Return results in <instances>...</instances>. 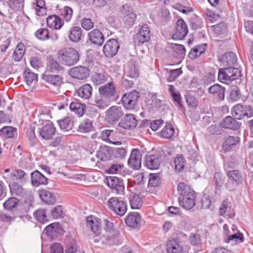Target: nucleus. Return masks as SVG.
Returning <instances> with one entry per match:
<instances>
[{
  "label": "nucleus",
  "mask_w": 253,
  "mask_h": 253,
  "mask_svg": "<svg viewBox=\"0 0 253 253\" xmlns=\"http://www.w3.org/2000/svg\"><path fill=\"white\" fill-rule=\"evenodd\" d=\"M220 125L223 128L237 130L240 127L241 124L232 117L227 116L223 120Z\"/></svg>",
  "instance_id": "nucleus-20"
},
{
  "label": "nucleus",
  "mask_w": 253,
  "mask_h": 253,
  "mask_svg": "<svg viewBox=\"0 0 253 253\" xmlns=\"http://www.w3.org/2000/svg\"><path fill=\"white\" fill-rule=\"evenodd\" d=\"M35 9L38 16H42L46 13V8L43 0H35Z\"/></svg>",
  "instance_id": "nucleus-46"
},
{
  "label": "nucleus",
  "mask_w": 253,
  "mask_h": 253,
  "mask_svg": "<svg viewBox=\"0 0 253 253\" xmlns=\"http://www.w3.org/2000/svg\"><path fill=\"white\" fill-rule=\"evenodd\" d=\"M17 128L11 126H5L0 129V136L3 138H16Z\"/></svg>",
  "instance_id": "nucleus-22"
},
{
  "label": "nucleus",
  "mask_w": 253,
  "mask_h": 253,
  "mask_svg": "<svg viewBox=\"0 0 253 253\" xmlns=\"http://www.w3.org/2000/svg\"><path fill=\"white\" fill-rule=\"evenodd\" d=\"M239 140V138L237 136H228L223 144L224 151H229L231 149V147L236 145Z\"/></svg>",
  "instance_id": "nucleus-37"
},
{
  "label": "nucleus",
  "mask_w": 253,
  "mask_h": 253,
  "mask_svg": "<svg viewBox=\"0 0 253 253\" xmlns=\"http://www.w3.org/2000/svg\"><path fill=\"white\" fill-rule=\"evenodd\" d=\"M122 115L123 113L121 109L116 106H112L108 110L107 116L109 122L117 121Z\"/></svg>",
  "instance_id": "nucleus-28"
},
{
  "label": "nucleus",
  "mask_w": 253,
  "mask_h": 253,
  "mask_svg": "<svg viewBox=\"0 0 253 253\" xmlns=\"http://www.w3.org/2000/svg\"><path fill=\"white\" fill-rule=\"evenodd\" d=\"M73 14V10L69 6H65L61 11V15L63 17L65 20L67 22L69 21Z\"/></svg>",
  "instance_id": "nucleus-60"
},
{
  "label": "nucleus",
  "mask_w": 253,
  "mask_h": 253,
  "mask_svg": "<svg viewBox=\"0 0 253 253\" xmlns=\"http://www.w3.org/2000/svg\"><path fill=\"white\" fill-rule=\"evenodd\" d=\"M50 213L51 216L54 219L63 217L64 214L63 211V208L61 206L55 207L54 209L51 210Z\"/></svg>",
  "instance_id": "nucleus-56"
},
{
  "label": "nucleus",
  "mask_w": 253,
  "mask_h": 253,
  "mask_svg": "<svg viewBox=\"0 0 253 253\" xmlns=\"http://www.w3.org/2000/svg\"><path fill=\"white\" fill-rule=\"evenodd\" d=\"M120 48L118 41L114 39H110L104 45L103 52L106 57L112 58L116 55Z\"/></svg>",
  "instance_id": "nucleus-9"
},
{
  "label": "nucleus",
  "mask_w": 253,
  "mask_h": 253,
  "mask_svg": "<svg viewBox=\"0 0 253 253\" xmlns=\"http://www.w3.org/2000/svg\"><path fill=\"white\" fill-rule=\"evenodd\" d=\"M227 176L231 181L237 185L242 183L243 181L241 172L238 170H229L227 173Z\"/></svg>",
  "instance_id": "nucleus-31"
},
{
  "label": "nucleus",
  "mask_w": 253,
  "mask_h": 253,
  "mask_svg": "<svg viewBox=\"0 0 253 253\" xmlns=\"http://www.w3.org/2000/svg\"><path fill=\"white\" fill-rule=\"evenodd\" d=\"M36 217L40 222L44 223L48 221L45 211L43 209L37 210L35 213Z\"/></svg>",
  "instance_id": "nucleus-59"
},
{
  "label": "nucleus",
  "mask_w": 253,
  "mask_h": 253,
  "mask_svg": "<svg viewBox=\"0 0 253 253\" xmlns=\"http://www.w3.org/2000/svg\"><path fill=\"white\" fill-rule=\"evenodd\" d=\"M60 228L61 225L59 223L54 222L47 226L44 230L46 231L47 234L52 235L53 233L57 232Z\"/></svg>",
  "instance_id": "nucleus-57"
},
{
  "label": "nucleus",
  "mask_w": 253,
  "mask_h": 253,
  "mask_svg": "<svg viewBox=\"0 0 253 253\" xmlns=\"http://www.w3.org/2000/svg\"><path fill=\"white\" fill-rule=\"evenodd\" d=\"M207 44L202 43L193 47L190 50L188 56L191 59H195L199 57L201 54L204 53L207 49Z\"/></svg>",
  "instance_id": "nucleus-27"
},
{
  "label": "nucleus",
  "mask_w": 253,
  "mask_h": 253,
  "mask_svg": "<svg viewBox=\"0 0 253 253\" xmlns=\"http://www.w3.org/2000/svg\"><path fill=\"white\" fill-rule=\"evenodd\" d=\"M177 191L179 193L178 202L179 205L184 209L189 210L195 205L196 196L195 192L190 186L184 182H180L177 185Z\"/></svg>",
  "instance_id": "nucleus-1"
},
{
  "label": "nucleus",
  "mask_w": 253,
  "mask_h": 253,
  "mask_svg": "<svg viewBox=\"0 0 253 253\" xmlns=\"http://www.w3.org/2000/svg\"><path fill=\"white\" fill-rule=\"evenodd\" d=\"M40 197L42 200L48 205H54L56 202V196L51 192L42 190L40 192Z\"/></svg>",
  "instance_id": "nucleus-25"
},
{
  "label": "nucleus",
  "mask_w": 253,
  "mask_h": 253,
  "mask_svg": "<svg viewBox=\"0 0 253 253\" xmlns=\"http://www.w3.org/2000/svg\"><path fill=\"white\" fill-rule=\"evenodd\" d=\"M25 45L22 43H19L14 50L12 57L16 61H20L23 57L25 53Z\"/></svg>",
  "instance_id": "nucleus-41"
},
{
  "label": "nucleus",
  "mask_w": 253,
  "mask_h": 253,
  "mask_svg": "<svg viewBox=\"0 0 253 253\" xmlns=\"http://www.w3.org/2000/svg\"><path fill=\"white\" fill-rule=\"evenodd\" d=\"M224 69L231 81L237 79L240 75V71L237 68L229 67Z\"/></svg>",
  "instance_id": "nucleus-48"
},
{
  "label": "nucleus",
  "mask_w": 253,
  "mask_h": 253,
  "mask_svg": "<svg viewBox=\"0 0 253 253\" xmlns=\"http://www.w3.org/2000/svg\"><path fill=\"white\" fill-rule=\"evenodd\" d=\"M112 99L99 95L94 98V105L100 109H104L110 105Z\"/></svg>",
  "instance_id": "nucleus-29"
},
{
  "label": "nucleus",
  "mask_w": 253,
  "mask_h": 253,
  "mask_svg": "<svg viewBox=\"0 0 253 253\" xmlns=\"http://www.w3.org/2000/svg\"><path fill=\"white\" fill-rule=\"evenodd\" d=\"M47 26L54 30H59L63 25L62 19L56 15L49 16L46 18Z\"/></svg>",
  "instance_id": "nucleus-21"
},
{
  "label": "nucleus",
  "mask_w": 253,
  "mask_h": 253,
  "mask_svg": "<svg viewBox=\"0 0 253 253\" xmlns=\"http://www.w3.org/2000/svg\"><path fill=\"white\" fill-rule=\"evenodd\" d=\"M24 79L27 84L31 85L38 81V75L32 72L30 69H26L24 72Z\"/></svg>",
  "instance_id": "nucleus-39"
},
{
  "label": "nucleus",
  "mask_w": 253,
  "mask_h": 253,
  "mask_svg": "<svg viewBox=\"0 0 253 253\" xmlns=\"http://www.w3.org/2000/svg\"><path fill=\"white\" fill-rule=\"evenodd\" d=\"M59 61L64 65L71 66L76 64L79 60V54L77 50L67 47L60 49L57 54Z\"/></svg>",
  "instance_id": "nucleus-2"
},
{
  "label": "nucleus",
  "mask_w": 253,
  "mask_h": 253,
  "mask_svg": "<svg viewBox=\"0 0 253 253\" xmlns=\"http://www.w3.org/2000/svg\"><path fill=\"white\" fill-rule=\"evenodd\" d=\"M107 186L117 194H125V185L123 180L116 176H107L106 179Z\"/></svg>",
  "instance_id": "nucleus-6"
},
{
  "label": "nucleus",
  "mask_w": 253,
  "mask_h": 253,
  "mask_svg": "<svg viewBox=\"0 0 253 253\" xmlns=\"http://www.w3.org/2000/svg\"><path fill=\"white\" fill-rule=\"evenodd\" d=\"M69 74L73 78L83 80L89 76V70L84 66H77L71 69Z\"/></svg>",
  "instance_id": "nucleus-12"
},
{
  "label": "nucleus",
  "mask_w": 253,
  "mask_h": 253,
  "mask_svg": "<svg viewBox=\"0 0 253 253\" xmlns=\"http://www.w3.org/2000/svg\"><path fill=\"white\" fill-rule=\"evenodd\" d=\"M140 97V93L135 90L125 93L122 97L121 101L123 106L127 110H131L135 108Z\"/></svg>",
  "instance_id": "nucleus-4"
},
{
  "label": "nucleus",
  "mask_w": 253,
  "mask_h": 253,
  "mask_svg": "<svg viewBox=\"0 0 253 253\" xmlns=\"http://www.w3.org/2000/svg\"><path fill=\"white\" fill-rule=\"evenodd\" d=\"M130 207L133 209H138L142 205L143 201L138 195L133 194L129 198Z\"/></svg>",
  "instance_id": "nucleus-42"
},
{
  "label": "nucleus",
  "mask_w": 253,
  "mask_h": 253,
  "mask_svg": "<svg viewBox=\"0 0 253 253\" xmlns=\"http://www.w3.org/2000/svg\"><path fill=\"white\" fill-rule=\"evenodd\" d=\"M85 108L84 104L78 102H72L69 106L70 110L79 117L84 114Z\"/></svg>",
  "instance_id": "nucleus-34"
},
{
  "label": "nucleus",
  "mask_w": 253,
  "mask_h": 253,
  "mask_svg": "<svg viewBox=\"0 0 253 253\" xmlns=\"http://www.w3.org/2000/svg\"><path fill=\"white\" fill-rule=\"evenodd\" d=\"M174 163L175 165V170L180 172L184 168V157L182 155L178 156L174 159Z\"/></svg>",
  "instance_id": "nucleus-58"
},
{
  "label": "nucleus",
  "mask_w": 253,
  "mask_h": 253,
  "mask_svg": "<svg viewBox=\"0 0 253 253\" xmlns=\"http://www.w3.org/2000/svg\"><path fill=\"white\" fill-rule=\"evenodd\" d=\"M182 73V71L180 68L170 70L169 76L167 79L168 81L169 82H173Z\"/></svg>",
  "instance_id": "nucleus-61"
},
{
  "label": "nucleus",
  "mask_w": 253,
  "mask_h": 253,
  "mask_svg": "<svg viewBox=\"0 0 253 253\" xmlns=\"http://www.w3.org/2000/svg\"><path fill=\"white\" fill-rule=\"evenodd\" d=\"M63 69V66L53 59L49 60L47 65V70L52 72L62 71Z\"/></svg>",
  "instance_id": "nucleus-47"
},
{
  "label": "nucleus",
  "mask_w": 253,
  "mask_h": 253,
  "mask_svg": "<svg viewBox=\"0 0 253 253\" xmlns=\"http://www.w3.org/2000/svg\"><path fill=\"white\" fill-rule=\"evenodd\" d=\"M99 94L107 97L111 99H113L116 94L115 84L110 82L100 86L98 88Z\"/></svg>",
  "instance_id": "nucleus-10"
},
{
  "label": "nucleus",
  "mask_w": 253,
  "mask_h": 253,
  "mask_svg": "<svg viewBox=\"0 0 253 253\" xmlns=\"http://www.w3.org/2000/svg\"><path fill=\"white\" fill-rule=\"evenodd\" d=\"M25 0H8L7 4L9 6L14 10H21L24 5Z\"/></svg>",
  "instance_id": "nucleus-49"
},
{
  "label": "nucleus",
  "mask_w": 253,
  "mask_h": 253,
  "mask_svg": "<svg viewBox=\"0 0 253 253\" xmlns=\"http://www.w3.org/2000/svg\"><path fill=\"white\" fill-rule=\"evenodd\" d=\"M49 253H64L62 246L60 243H55L50 247Z\"/></svg>",
  "instance_id": "nucleus-64"
},
{
  "label": "nucleus",
  "mask_w": 253,
  "mask_h": 253,
  "mask_svg": "<svg viewBox=\"0 0 253 253\" xmlns=\"http://www.w3.org/2000/svg\"><path fill=\"white\" fill-rule=\"evenodd\" d=\"M110 148L107 146L101 147L96 154L97 158L102 161H108L110 159Z\"/></svg>",
  "instance_id": "nucleus-32"
},
{
  "label": "nucleus",
  "mask_w": 253,
  "mask_h": 253,
  "mask_svg": "<svg viewBox=\"0 0 253 253\" xmlns=\"http://www.w3.org/2000/svg\"><path fill=\"white\" fill-rule=\"evenodd\" d=\"M175 130L171 125H166L160 132V135L166 139L171 138L174 134Z\"/></svg>",
  "instance_id": "nucleus-38"
},
{
  "label": "nucleus",
  "mask_w": 253,
  "mask_h": 253,
  "mask_svg": "<svg viewBox=\"0 0 253 253\" xmlns=\"http://www.w3.org/2000/svg\"><path fill=\"white\" fill-rule=\"evenodd\" d=\"M107 205L110 210L120 216H123L126 212L127 204L121 198L111 197L107 201Z\"/></svg>",
  "instance_id": "nucleus-3"
},
{
  "label": "nucleus",
  "mask_w": 253,
  "mask_h": 253,
  "mask_svg": "<svg viewBox=\"0 0 253 253\" xmlns=\"http://www.w3.org/2000/svg\"><path fill=\"white\" fill-rule=\"evenodd\" d=\"M240 98V90L237 86H231L230 87V99L232 102L239 100Z\"/></svg>",
  "instance_id": "nucleus-54"
},
{
  "label": "nucleus",
  "mask_w": 253,
  "mask_h": 253,
  "mask_svg": "<svg viewBox=\"0 0 253 253\" xmlns=\"http://www.w3.org/2000/svg\"><path fill=\"white\" fill-rule=\"evenodd\" d=\"M31 178L32 184L35 187L47 184V178L37 170L31 173Z\"/></svg>",
  "instance_id": "nucleus-16"
},
{
  "label": "nucleus",
  "mask_w": 253,
  "mask_h": 253,
  "mask_svg": "<svg viewBox=\"0 0 253 253\" xmlns=\"http://www.w3.org/2000/svg\"><path fill=\"white\" fill-rule=\"evenodd\" d=\"M232 114L236 119L241 120L245 117L248 119L253 116V108L249 105L238 104L232 108Z\"/></svg>",
  "instance_id": "nucleus-5"
},
{
  "label": "nucleus",
  "mask_w": 253,
  "mask_h": 253,
  "mask_svg": "<svg viewBox=\"0 0 253 253\" xmlns=\"http://www.w3.org/2000/svg\"><path fill=\"white\" fill-rule=\"evenodd\" d=\"M123 14V20L126 26L131 27L134 24L136 18V14L133 11V8L128 4H126L122 6L121 10Z\"/></svg>",
  "instance_id": "nucleus-8"
},
{
  "label": "nucleus",
  "mask_w": 253,
  "mask_h": 253,
  "mask_svg": "<svg viewBox=\"0 0 253 253\" xmlns=\"http://www.w3.org/2000/svg\"><path fill=\"white\" fill-rule=\"evenodd\" d=\"M150 39V33H137L134 37V41L137 43L147 42Z\"/></svg>",
  "instance_id": "nucleus-44"
},
{
  "label": "nucleus",
  "mask_w": 253,
  "mask_h": 253,
  "mask_svg": "<svg viewBox=\"0 0 253 253\" xmlns=\"http://www.w3.org/2000/svg\"><path fill=\"white\" fill-rule=\"evenodd\" d=\"M91 79L95 85L102 84L107 80V77L102 73H95L92 75Z\"/></svg>",
  "instance_id": "nucleus-51"
},
{
  "label": "nucleus",
  "mask_w": 253,
  "mask_h": 253,
  "mask_svg": "<svg viewBox=\"0 0 253 253\" xmlns=\"http://www.w3.org/2000/svg\"><path fill=\"white\" fill-rule=\"evenodd\" d=\"M43 79L47 83L59 87L63 84V78L58 75L44 74Z\"/></svg>",
  "instance_id": "nucleus-24"
},
{
  "label": "nucleus",
  "mask_w": 253,
  "mask_h": 253,
  "mask_svg": "<svg viewBox=\"0 0 253 253\" xmlns=\"http://www.w3.org/2000/svg\"><path fill=\"white\" fill-rule=\"evenodd\" d=\"M93 128L92 122L88 119L84 120L79 125L77 130L82 133L90 131Z\"/></svg>",
  "instance_id": "nucleus-33"
},
{
  "label": "nucleus",
  "mask_w": 253,
  "mask_h": 253,
  "mask_svg": "<svg viewBox=\"0 0 253 253\" xmlns=\"http://www.w3.org/2000/svg\"><path fill=\"white\" fill-rule=\"evenodd\" d=\"M11 175L14 177L16 179L19 180L22 183H25L28 179V174L21 169L13 170Z\"/></svg>",
  "instance_id": "nucleus-40"
},
{
  "label": "nucleus",
  "mask_w": 253,
  "mask_h": 253,
  "mask_svg": "<svg viewBox=\"0 0 253 253\" xmlns=\"http://www.w3.org/2000/svg\"><path fill=\"white\" fill-rule=\"evenodd\" d=\"M120 234L118 231H113L106 233L101 236V242L106 245H113L118 244Z\"/></svg>",
  "instance_id": "nucleus-14"
},
{
  "label": "nucleus",
  "mask_w": 253,
  "mask_h": 253,
  "mask_svg": "<svg viewBox=\"0 0 253 253\" xmlns=\"http://www.w3.org/2000/svg\"><path fill=\"white\" fill-rule=\"evenodd\" d=\"M209 92L213 97L223 101L225 97V88L218 84H214L210 86L209 89Z\"/></svg>",
  "instance_id": "nucleus-17"
},
{
  "label": "nucleus",
  "mask_w": 253,
  "mask_h": 253,
  "mask_svg": "<svg viewBox=\"0 0 253 253\" xmlns=\"http://www.w3.org/2000/svg\"><path fill=\"white\" fill-rule=\"evenodd\" d=\"M101 221L100 219L93 216L86 217V225L89 227L91 231L95 234L99 235L101 229Z\"/></svg>",
  "instance_id": "nucleus-15"
},
{
  "label": "nucleus",
  "mask_w": 253,
  "mask_h": 253,
  "mask_svg": "<svg viewBox=\"0 0 253 253\" xmlns=\"http://www.w3.org/2000/svg\"><path fill=\"white\" fill-rule=\"evenodd\" d=\"M167 246L168 253H182L183 252V246L181 243L177 239L169 240Z\"/></svg>",
  "instance_id": "nucleus-19"
},
{
  "label": "nucleus",
  "mask_w": 253,
  "mask_h": 253,
  "mask_svg": "<svg viewBox=\"0 0 253 253\" xmlns=\"http://www.w3.org/2000/svg\"><path fill=\"white\" fill-rule=\"evenodd\" d=\"M137 124V121L133 114L126 115L118 124V126L126 129H133Z\"/></svg>",
  "instance_id": "nucleus-13"
},
{
  "label": "nucleus",
  "mask_w": 253,
  "mask_h": 253,
  "mask_svg": "<svg viewBox=\"0 0 253 253\" xmlns=\"http://www.w3.org/2000/svg\"><path fill=\"white\" fill-rule=\"evenodd\" d=\"M57 123L62 130L68 131L72 128V123L69 117H65L63 119L58 120Z\"/></svg>",
  "instance_id": "nucleus-45"
},
{
  "label": "nucleus",
  "mask_w": 253,
  "mask_h": 253,
  "mask_svg": "<svg viewBox=\"0 0 253 253\" xmlns=\"http://www.w3.org/2000/svg\"><path fill=\"white\" fill-rule=\"evenodd\" d=\"M35 126H31L27 131V136L32 144H35L37 139L35 133Z\"/></svg>",
  "instance_id": "nucleus-63"
},
{
  "label": "nucleus",
  "mask_w": 253,
  "mask_h": 253,
  "mask_svg": "<svg viewBox=\"0 0 253 253\" xmlns=\"http://www.w3.org/2000/svg\"><path fill=\"white\" fill-rule=\"evenodd\" d=\"M161 162V158L158 155L147 156L146 157L145 166L152 170L157 169Z\"/></svg>",
  "instance_id": "nucleus-18"
},
{
  "label": "nucleus",
  "mask_w": 253,
  "mask_h": 253,
  "mask_svg": "<svg viewBox=\"0 0 253 253\" xmlns=\"http://www.w3.org/2000/svg\"><path fill=\"white\" fill-rule=\"evenodd\" d=\"M213 181L215 182V190H217L222 186L224 181V177L221 173L215 172L214 174Z\"/></svg>",
  "instance_id": "nucleus-55"
},
{
  "label": "nucleus",
  "mask_w": 253,
  "mask_h": 253,
  "mask_svg": "<svg viewBox=\"0 0 253 253\" xmlns=\"http://www.w3.org/2000/svg\"><path fill=\"white\" fill-rule=\"evenodd\" d=\"M161 178L159 173H150L148 185L151 187H157L160 184Z\"/></svg>",
  "instance_id": "nucleus-52"
},
{
  "label": "nucleus",
  "mask_w": 253,
  "mask_h": 253,
  "mask_svg": "<svg viewBox=\"0 0 253 253\" xmlns=\"http://www.w3.org/2000/svg\"><path fill=\"white\" fill-rule=\"evenodd\" d=\"M92 88L89 84H85L79 88L77 90L78 96L84 99H89L92 94Z\"/></svg>",
  "instance_id": "nucleus-26"
},
{
  "label": "nucleus",
  "mask_w": 253,
  "mask_h": 253,
  "mask_svg": "<svg viewBox=\"0 0 253 253\" xmlns=\"http://www.w3.org/2000/svg\"><path fill=\"white\" fill-rule=\"evenodd\" d=\"M228 75L227 74L225 69H220L218 72V79L223 83L228 84V81H230Z\"/></svg>",
  "instance_id": "nucleus-62"
},
{
  "label": "nucleus",
  "mask_w": 253,
  "mask_h": 253,
  "mask_svg": "<svg viewBox=\"0 0 253 253\" xmlns=\"http://www.w3.org/2000/svg\"><path fill=\"white\" fill-rule=\"evenodd\" d=\"M9 187L12 195L22 196L24 193V190L22 186L17 183H9Z\"/></svg>",
  "instance_id": "nucleus-43"
},
{
  "label": "nucleus",
  "mask_w": 253,
  "mask_h": 253,
  "mask_svg": "<svg viewBox=\"0 0 253 253\" xmlns=\"http://www.w3.org/2000/svg\"><path fill=\"white\" fill-rule=\"evenodd\" d=\"M172 49L174 53L176 54V57L183 58L186 52L184 46L179 44H172Z\"/></svg>",
  "instance_id": "nucleus-50"
},
{
  "label": "nucleus",
  "mask_w": 253,
  "mask_h": 253,
  "mask_svg": "<svg viewBox=\"0 0 253 253\" xmlns=\"http://www.w3.org/2000/svg\"><path fill=\"white\" fill-rule=\"evenodd\" d=\"M140 215L137 212L129 213L125 219L126 224L133 228L137 227L140 224Z\"/></svg>",
  "instance_id": "nucleus-23"
},
{
  "label": "nucleus",
  "mask_w": 253,
  "mask_h": 253,
  "mask_svg": "<svg viewBox=\"0 0 253 253\" xmlns=\"http://www.w3.org/2000/svg\"><path fill=\"white\" fill-rule=\"evenodd\" d=\"M221 61L225 66L230 67L235 65L237 63V58L233 52H228L223 55Z\"/></svg>",
  "instance_id": "nucleus-30"
},
{
  "label": "nucleus",
  "mask_w": 253,
  "mask_h": 253,
  "mask_svg": "<svg viewBox=\"0 0 253 253\" xmlns=\"http://www.w3.org/2000/svg\"><path fill=\"white\" fill-rule=\"evenodd\" d=\"M88 36L89 40L93 44L101 45L104 42L102 33H88Z\"/></svg>",
  "instance_id": "nucleus-35"
},
{
  "label": "nucleus",
  "mask_w": 253,
  "mask_h": 253,
  "mask_svg": "<svg viewBox=\"0 0 253 253\" xmlns=\"http://www.w3.org/2000/svg\"><path fill=\"white\" fill-rule=\"evenodd\" d=\"M224 241L226 243H229L230 242L236 243L238 241L243 242L244 241V236L241 233H237L229 236L226 239H224Z\"/></svg>",
  "instance_id": "nucleus-53"
},
{
  "label": "nucleus",
  "mask_w": 253,
  "mask_h": 253,
  "mask_svg": "<svg viewBox=\"0 0 253 253\" xmlns=\"http://www.w3.org/2000/svg\"><path fill=\"white\" fill-rule=\"evenodd\" d=\"M19 201L17 198H10L3 203V208L8 211H12L17 208L19 206Z\"/></svg>",
  "instance_id": "nucleus-36"
},
{
  "label": "nucleus",
  "mask_w": 253,
  "mask_h": 253,
  "mask_svg": "<svg viewBox=\"0 0 253 253\" xmlns=\"http://www.w3.org/2000/svg\"><path fill=\"white\" fill-rule=\"evenodd\" d=\"M38 133L42 139L49 140L55 135L56 128L51 122L48 121L38 128Z\"/></svg>",
  "instance_id": "nucleus-7"
},
{
  "label": "nucleus",
  "mask_w": 253,
  "mask_h": 253,
  "mask_svg": "<svg viewBox=\"0 0 253 253\" xmlns=\"http://www.w3.org/2000/svg\"><path fill=\"white\" fill-rule=\"evenodd\" d=\"M141 158L140 152L136 149H133L128 160L129 167L133 169H139L141 166Z\"/></svg>",
  "instance_id": "nucleus-11"
}]
</instances>
